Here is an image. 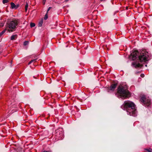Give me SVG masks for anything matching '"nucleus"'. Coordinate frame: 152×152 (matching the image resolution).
Returning a JSON list of instances; mask_svg holds the SVG:
<instances>
[{
	"label": "nucleus",
	"instance_id": "nucleus-17",
	"mask_svg": "<svg viewBox=\"0 0 152 152\" xmlns=\"http://www.w3.org/2000/svg\"><path fill=\"white\" fill-rule=\"evenodd\" d=\"M28 42L27 41H26L24 42L23 44L24 45H28Z\"/></svg>",
	"mask_w": 152,
	"mask_h": 152
},
{
	"label": "nucleus",
	"instance_id": "nucleus-13",
	"mask_svg": "<svg viewBox=\"0 0 152 152\" xmlns=\"http://www.w3.org/2000/svg\"><path fill=\"white\" fill-rule=\"evenodd\" d=\"M28 8V4L27 3H26V4L25 5V11L26 12V11H27Z\"/></svg>",
	"mask_w": 152,
	"mask_h": 152
},
{
	"label": "nucleus",
	"instance_id": "nucleus-25",
	"mask_svg": "<svg viewBox=\"0 0 152 152\" xmlns=\"http://www.w3.org/2000/svg\"><path fill=\"white\" fill-rule=\"evenodd\" d=\"M105 0H100V1H104Z\"/></svg>",
	"mask_w": 152,
	"mask_h": 152
},
{
	"label": "nucleus",
	"instance_id": "nucleus-21",
	"mask_svg": "<svg viewBox=\"0 0 152 152\" xmlns=\"http://www.w3.org/2000/svg\"><path fill=\"white\" fill-rule=\"evenodd\" d=\"M140 76L142 77H144V75L143 74H141L140 75Z\"/></svg>",
	"mask_w": 152,
	"mask_h": 152
},
{
	"label": "nucleus",
	"instance_id": "nucleus-14",
	"mask_svg": "<svg viewBox=\"0 0 152 152\" xmlns=\"http://www.w3.org/2000/svg\"><path fill=\"white\" fill-rule=\"evenodd\" d=\"M9 1L8 0H3L2 2L4 4H5L8 3Z\"/></svg>",
	"mask_w": 152,
	"mask_h": 152
},
{
	"label": "nucleus",
	"instance_id": "nucleus-7",
	"mask_svg": "<svg viewBox=\"0 0 152 152\" xmlns=\"http://www.w3.org/2000/svg\"><path fill=\"white\" fill-rule=\"evenodd\" d=\"M140 55L139 52L137 50L132 51L131 53L130 57L133 60L136 59Z\"/></svg>",
	"mask_w": 152,
	"mask_h": 152
},
{
	"label": "nucleus",
	"instance_id": "nucleus-6",
	"mask_svg": "<svg viewBox=\"0 0 152 152\" xmlns=\"http://www.w3.org/2000/svg\"><path fill=\"white\" fill-rule=\"evenodd\" d=\"M56 136L58 139H62L64 137L63 132L60 130V129H57L55 131Z\"/></svg>",
	"mask_w": 152,
	"mask_h": 152
},
{
	"label": "nucleus",
	"instance_id": "nucleus-16",
	"mask_svg": "<svg viewBox=\"0 0 152 152\" xmlns=\"http://www.w3.org/2000/svg\"><path fill=\"white\" fill-rule=\"evenodd\" d=\"M6 30V29L4 30H3L0 33V35H1L2 36V35L5 32Z\"/></svg>",
	"mask_w": 152,
	"mask_h": 152
},
{
	"label": "nucleus",
	"instance_id": "nucleus-23",
	"mask_svg": "<svg viewBox=\"0 0 152 152\" xmlns=\"http://www.w3.org/2000/svg\"><path fill=\"white\" fill-rule=\"evenodd\" d=\"M52 152L51 151H43V152Z\"/></svg>",
	"mask_w": 152,
	"mask_h": 152
},
{
	"label": "nucleus",
	"instance_id": "nucleus-15",
	"mask_svg": "<svg viewBox=\"0 0 152 152\" xmlns=\"http://www.w3.org/2000/svg\"><path fill=\"white\" fill-rule=\"evenodd\" d=\"M35 26V24L34 23H30V26L31 27H34Z\"/></svg>",
	"mask_w": 152,
	"mask_h": 152
},
{
	"label": "nucleus",
	"instance_id": "nucleus-26",
	"mask_svg": "<svg viewBox=\"0 0 152 152\" xmlns=\"http://www.w3.org/2000/svg\"><path fill=\"white\" fill-rule=\"evenodd\" d=\"M66 2H67L68 1V0H65Z\"/></svg>",
	"mask_w": 152,
	"mask_h": 152
},
{
	"label": "nucleus",
	"instance_id": "nucleus-12",
	"mask_svg": "<svg viewBox=\"0 0 152 152\" xmlns=\"http://www.w3.org/2000/svg\"><path fill=\"white\" fill-rule=\"evenodd\" d=\"M16 37V35H13L11 36V40H13L15 39V38Z\"/></svg>",
	"mask_w": 152,
	"mask_h": 152
},
{
	"label": "nucleus",
	"instance_id": "nucleus-24",
	"mask_svg": "<svg viewBox=\"0 0 152 152\" xmlns=\"http://www.w3.org/2000/svg\"><path fill=\"white\" fill-rule=\"evenodd\" d=\"M145 150L147 151H148V152H150V150H149V149H145Z\"/></svg>",
	"mask_w": 152,
	"mask_h": 152
},
{
	"label": "nucleus",
	"instance_id": "nucleus-3",
	"mask_svg": "<svg viewBox=\"0 0 152 152\" xmlns=\"http://www.w3.org/2000/svg\"><path fill=\"white\" fill-rule=\"evenodd\" d=\"M18 21V20H13L7 23V29L9 32H12L15 31L17 28Z\"/></svg>",
	"mask_w": 152,
	"mask_h": 152
},
{
	"label": "nucleus",
	"instance_id": "nucleus-5",
	"mask_svg": "<svg viewBox=\"0 0 152 152\" xmlns=\"http://www.w3.org/2000/svg\"><path fill=\"white\" fill-rule=\"evenodd\" d=\"M142 104L145 106H149L151 103V100L148 97H146L145 96L142 97L140 99Z\"/></svg>",
	"mask_w": 152,
	"mask_h": 152
},
{
	"label": "nucleus",
	"instance_id": "nucleus-8",
	"mask_svg": "<svg viewBox=\"0 0 152 152\" xmlns=\"http://www.w3.org/2000/svg\"><path fill=\"white\" fill-rule=\"evenodd\" d=\"M116 86L117 84H116L114 83L111 84L110 87L108 88V92L110 93L113 91L116 88Z\"/></svg>",
	"mask_w": 152,
	"mask_h": 152
},
{
	"label": "nucleus",
	"instance_id": "nucleus-19",
	"mask_svg": "<svg viewBox=\"0 0 152 152\" xmlns=\"http://www.w3.org/2000/svg\"><path fill=\"white\" fill-rule=\"evenodd\" d=\"M48 18V15L47 14V13L45 15V16L44 17V19H45V20H46Z\"/></svg>",
	"mask_w": 152,
	"mask_h": 152
},
{
	"label": "nucleus",
	"instance_id": "nucleus-9",
	"mask_svg": "<svg viewBox=\"0 0 152 152\" xmlns=\"http://www.w3.org/2000/svg\"><path fill=\"white\" fill-rule=\"evenodd\" d=\"M132 65L133 67L136 68L141 67L142 66V65L140 63L136 62H133L132 64Z\"/></svg>",
	"mask_w": 152,
	"mask_h": 152
},
{
	"label": "nucleus",
	"instance_id": "nucleus-2",
	"mask_svg": "<svg viewBox=\"0 0 152 152\" xmlns=\"http://www.w3.org/2000/svg\"><path fill=\"white\" fill-rule=\"evenodd\" d=\"M129 94L126 86H120L118 88L116 95L118 98L125 99L129 97Z\"/></svg>",
	"mask_w": 152,
	"mask_h": 152
},
{
	"label": "nucleus",
	"instance_id": "nucleus-10",
	"mask_svg": "<svg viewBox=\"0 0 152 152\" xmlns=\"http://www.w3.org/2000/svg\"><path fill=\"white\" fill-rule=\"evenodd\" d=\"M11 7L12 9H14L15 8L16 5L13 2L11 3Z\"/></svg>",
	"mask_w": 152,
	"mask_h": 152
},
{
	"label": "nucleus",
	"instance_id": "nucleus-28",
	"mask_svg": "<svg viewBox=\"0 0 152 152\" xmlns=\"http://www.w3.org/2000/svg\"><path fill=\"white\" fill-rule=\"evenodd\" d=\"M145 66H147V65H145Z\"/></svg>",
	"mask_w": 152,
	"mask_h": 152
},
{
	"label": "nucleus",
	"instance_id": "nucleus-11",
	"mask_svg": "<svg viewBox=\"0 0 152 152\" xmlns=\"http://www.w3.org/2000/svg\"><path fill=\"white\" fill-rule=\"evenodd\" d=\"M37 60V59H34L33 60H32L30 61H29V62L28 63V64H30L33 62H35L36 61V60Z\"/></svg>",
	"mask_w": 152,
	"mask_h": 152
},
{
	"label": "nucleus",
	"instance_id": "nucleus-4",
	"mask_svg": "<svg viewBox=\"0 0 152 152\" xmlns=\"http://www.w3.org/2000/svg\"><path fill=\"white\" fill-rule=\"evenodd\" d=\"M150 54L145 50H142L138 56V59L140 62H146L149 60Z\"/></svg>",
	"mask_w": 152,
	"mask_h": 152
},
{
	"label": "nucleus",
	"instance_id": "nucleus-1",
	"mask_svg": "<svg viewBox=\"0 0 152 152\" xmlns=\"http://www.w3.org/2000/svg\"><path fill=\"white\" fill-rule=\"evenodd\" d=\"M123 105L126 109L128 115L133 116H136L137 115V112L135 108V104L129 101H125Z\"/></svg>",
	"mask_w": 152,
	"mask_h": 152
},
{
	"label": "nucleus",
	"instance_id": "nucleus-20",
	"mask_svg": "<svg viewBox=\"0 0 152 152\" xmlns=\"http://www.w3.org/2000/svg\"><path fill=\"white\" fill-rule=\"evenodd\" d=\"M46 1V0H43L42 3L44 5H45Z\"/></svg>",
	"mask_w": 152,
	"mask_h": 152
},
{
	"label": "nucleus",
	"instance_id": "nucleus-22",
	"mask_svg": "<svg viewBox=\"0 0 152 152\" xmlns=\"http://www.w3.org/2000/svg\"><path fill=\"white\" fill-rule=\"evenodd\" d=\"M51 8V7H49L48 8V10H47V13H48V12L49 11V10Z\"/></svg>",
	"mask_w": 152,
	"mask_h": 152
},
{
	"label": "nucleus",
	"instance_id": "nucleus-18",
	"mask_svg": "<svg viewBox=\"0 0 152 152\" xmlns=\"http://www.w3.org/2000/svg\"><path fill=\"white\" fill-rule=\"evenodd\" d=\"M42 24V21H41L39 22L38 24V26H41Z\"/></svg>",
	"mask_w": 152,
	"mask_h": 152
},
{
	"label": "nucleus",
	"instance_id": "nucleus-27",
	"mask_svg": "<svg viewBox=\"0 0 152 152\" xmlns=\"http://www.w3.org/2000/svg\"><path fill=\"white\" fill-rule=\"evenodd\" d=\"M1 35H0V37H1Z\"/></svg>",
	"mask_w": 152,
	"mask_h": 152
}]
</instances>
